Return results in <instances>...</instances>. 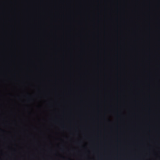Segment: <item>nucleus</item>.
I'll return each instance as SVG.
<instances>
[{
	"label": "nucleus",
	"instance_id": "obj_1",
	"mask_svg": "<svg viewBox=\"0 0 160 160\" xmlns=\"http://www.w3.org/2000/svg\"><path fill=\"white\" fill-rule=\"evenodd\" d=\"M158 12H159V13H160V10H159V11H158Z\"/></svg>",
	"mask_w": 160,
	"mask_h": 160
},
{
	"label": "nucleus",
	"instance_id": "obj_2",
	"mask_svg": "<svg viewBox=\"0 0 160 160\" xmlns=\"http://www.w3.org/2000/svg\"><path fill=\"white\" fill-rule=\"evenodd\" d=\"M157 20H160L159 19H158Z\"/></svg>",
	"mask_w": 160,
	"mask_h": 160
}]
</instances>
